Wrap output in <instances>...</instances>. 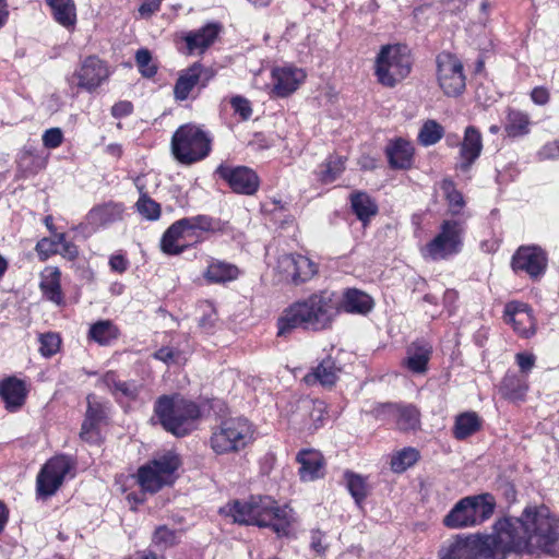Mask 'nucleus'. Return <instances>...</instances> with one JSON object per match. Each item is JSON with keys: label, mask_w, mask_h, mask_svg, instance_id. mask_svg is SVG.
<instances>
[{"label": "nucleus", "mask_w": 559, "mask_h": 559, "mask_svg": "<svg viewBox=\"0 0 559 559\" xmlns=\"http://www.w3.org/2000/svg\"><path fill=\"white\" fill-rule=\"evenodd\" d=\"M506 557L511 554L545 552L559 548V519L545 507H526L520 516H504L495 524Z\"/></svg>", "instance_id": "1"}, {"label": "nucleus", "mask_w": 559, "mask_h": 559, "mask_svg": "<svg viewBox=\"0 0 559 559\" xmlns=\"http://www.w3.org/2000/svg\"><path fill=\"white\" fill-rule=\"evenodd\" d=\"M340 305L338 294L329 289L295 301L278 318L277 336H287L297 328L314 332L330 329L338 316Z\"/></svg>", "instance_id": "2"}, {"label": "nucleus", "mask_w": 559, "mask_h": 559, "mask_svg": "<svg viewBox=\"0 0 559 559\" xmlns=\"http://www.w3.org/2000/svg\"><path fill=\"white\" fill-rule=\"evenodd\" d=\"M235 522L260 527H271L278 536H287L292 525V509L280 507L271 497H251L247 502L236 501L233 508Z\"/></svg>", "instance_id": "3"}, {"label": "nucleus", "mask_w": 559, "mask_h": 559, "mask_svg": "<svg viewBox=\"0 0 559 559\" xmlns=\"http://www.w3.org/2000/svg\"><path fill=\"white\" fill-rule=\"evenodd\" d=\"M154 414L166 431L185 437L197 428L201 409L179 394L160 395L154 404Z\"/></svg>", "instance_id": "4"}, {"label": "nucleus", "mask_w": 559, "mask_h": 559, "mask_svg": "<svg viewBox=\"0 0 559 559\" xmlns=\"http://www.w3.org/2000/svg\"><path fill=\"white\" fill-rule=\"evenodd\" d=\"M440 559H506L500 534L457 536L439 551Z\"/></svg>", "instance_id": "5"}, {"label": "nucleus", "mask_w": 559, "mask_h": 559, "mask_svg": "<svg viewBox=\"0 0 559 559\" xmlns=\"http://www.w3.org/2000/svg\"><path fill=\"white\" fill-rule=\"evenodd\" d=\"M212 139L200 127L188 123L179 127L171 138V153L183 164L191 165L204 159L211 152Z\"/></svg>", "instance_id": "6"}, {"label": "nucleus", "mask_w": 559, "mask_h": 559, "mask_svg": "<svg viewBox=\"0 0 559 559\" xmlns=\"http://www.w3.org/2000/svg\"><path fill=\"white\" fill-rule=\"evenodd\" d=\"M493 510L495 499L489 493L465 497L443 518V524L449 528L475 526L488 520Z\"/></svg>", "instance_id": "7"}, {"label": "nucleus", "mask_w": 559, "mask_h": 559, "mask_svg": "<svg viewBox=\"0 0 559 559\" xmlns=\"http://www.w3.org/2000/svg\"><path fill=\"white\" fill-rule=\"evenodd\" d=\"M252 435L251 425L246 418H227L213 428L210 445L219 455L236 453L248 445Z\"/></svg>", "instance_id": "8"}, {"label": "nucleus", "mask_w": 559, "mask_h": 559, "mask_svg": "<svg viewBox=\"0 0 559 559\" xmlns=\"http://www.w3.org/2000/svg\"><path fill=\"white\" fill-rule=\"evenodd\" d=\"M412 62L406 48L400 45L383 46L376 59V75L379 83L393 87L411 72Z\"/></svg>", "instance_id": "9"}, {"label": "nucleus", "mask_w": 559, "mask_h": 559, "mask_svg": "<svg viewBox=\"0 0 559 559\" xmlns=\"http://www.w3.org/2000/svg\"><path fill=\"white\" fill-rule=\"evenodd\" d=\"M179 466L178 455L167 452L139 468L138 483L144 491L155 493L173 483L174 473Z\"/></svg>", "instance_id": "10"}, {"label": "nucleus", "mask_w": 559, "mask_h": 559, "mask_svg": "<svg viewBox=\"0 0 559 559\" xmlns=\"http://www.w3.org/2000/svg\"><path fill=\"white\" fill-rule=\"evenodd\" d=\"M464 226L462 222L443 221L440 231L423 249V255L433 261L444 260L461 251Z\"/></svg>", "instance_id": "11"}, {"label": "nucleus", "mask_w": 559, "mask_h": 559, "mask_svg": "<svg viewBox=\"0 0 559 559\" xmlns=\"http://www.w3.org/2000/svg\"><path fill=\"white\" fill-rule=\"evenodd\" d=\"M437 76L440 88L447 96L461 95L466 86L462 62L449 52L437 56Z\"/></svg>", "instance_id": "12"}, {"label": "nucleus", "mask_w": 559, "mask_h": 559, "mask_svg": "<svg viewBox=\"0 0 559 559\" xmlns=\"http://www.w3.org/2000/svg\"><path fill=\"white\" fill-rule=\"evenodd\" d=\"M216 75V71L211 67H205L201 62H193L178 73L174 85V97L176 100H187L194 88L199 91L205 88L211 80Z\"/></svg>", "instance_id": "13"}, {"label": "nucleus", "mask_w": 559, "mask_h": 559, "mask_svg": "<svg viewBox=\"0 0 559 559\" xmlns=\"http://www.w3.org/2000/svg\"><path fill=\"white\" fill-rule=\"evenodd\" d=\"M71 468V461L64 455L53 456L47 461L37 475V495L40 497L52 496L62 485Z\"/></svg>", "instance_id": "14"}, {"label": "nucleus", "mask_w": 559, "mask_h": 559, "mask_svg": "<svg viewBox=\"0 0 559 559\" xmlns=\"http://www.w3.org/2000/svg\"><path fill=\"white\" fill-rule=\"evenodd\" d=\"M216 174L228 183L235 193L253 195L260 187L259 176L247 166L222 164L216 168Z\"/></svg>", "instance_id": "15"}, {"label": "nucleus", "mask_w": 559, "mask_h": 559, "mask_svg": "<svg viewBox=\"0 0 559 559\" xmlns=\"http://www.w3.org/2000/svg\"><path fill=\"white\" fill-rule=\"evenodd\" d=\"M277 270L283 280L299 285L318 273V265L301 254H284L277 260Z\"/></svg>", "instance_id": "16"}, {"label": "nucleus", "mask_w": 559, "mask_h": 559, "mask_svg": "<svg viewBox=\"0 0 559 559\" xmlns=\"http://www.w3.org/2000/svg\"><path fill=\"white\" fill-rule=\"evenodd\" d=\"M109 76L107 64L97 56H88L82 60L80 67L72 75L71 82L78 87L87 92L95 91L100 86Z\"/></svg>", "instance_id": "17"}, {"label": "nucleus", "mask_w": 559, "mask_h": 559, "mask_svg": "<svg viewBox=\"0 0 559 559\" xmlns=\"http://www.w3.org/2000/svg\"><path fill=\"white\" fill-rule=\"evenodd\" d=\"M511 266L515 273L524 272L537 278L546 271L547 254L538 246H521L512 257Z\"/></svg>", "instance_id": "18"}, {"label": "nucleus", "mask_w": 559, "mask_h": 559, "mask_svg": "<svg viewBox=\"0 0 559 559\" xmlns=\"http://www.w3.org/2000/svg\"><path fill=\"white\" fill-rule=\"evenodd\" d=\"M503 318L523 337H530L535 333V320L532 309L527 304L520 301L508 302L504 307Z\"/></svg>", "instance_id": "19"}, {"label": "nucleus", "mask_w": 559, "mask_h": 559, "mask_svg": "<svg viewBox=\"0 0 559 559\" xmlns=\"http://www.w3.org/2000/svg\"><path fill=\"white\" fill-rule=\"evenodd\" d=\"M325 403L320 400H301L297 406V413L292 416V421L299 425L300 430L314 431L323 423Z\"/></svg>", "instance_id": "20"}, {"label": "nucleus", "mask_w": 559, "mask_h": 559, "mask_svg": "<svg viewBox=\"0 0 559 559\" xmlns=\"http://www.w3.org/2000/svg\"><path fill=\"white\" fill-rule=\"evenodd\" d=\"M192 238L193 236L189 233L183 218H181L166 229L160 240V248L167 254H180L190 246Z\"/></svg>", "instance_id": "21"}, {"label": "nucleus", "mask_w": 559, "mask_h": 559, "mask_svg": "<svg viewBox=\"0 0 559 559\" xmlns=\"http://www.w3.org/2000/svg\"><path fill=\"white\" fill-rule=\"evenodd\" d=\"M87 409L82 423L80 438L88 443L100 441L99 425L105 418V412L93 394L87 395Z\"/></svg>", "instance_id": "22"}, {"label": "nucleus", "mask_w": 559, "mask_h": 559, "mask_svg": "<svg viewBox=\"0 0 559 559\" xmlns=\"http://www.w3.org/2000/svg\"><path fill=\"white\" fill-rule=\"evenodd\" d=\"M373 415L381 419L386 414L397 416V425L402 430H414L419 425V412L413 405L399 406L392 403L378 404L372 409Z\"/></svg>", "instance_id": "23"}, {"label": "nucleus", "mask_w": 559, "mask_h": 559, "mask_svg": "<svg viewBox=\"0 0 559 559\" xmlns=\"http://www.w3.org/2000/svg\"><path fill=\"white\" fill-rule=\"evenodd\" d=\"M306 74L297 68H276L272 71L273 92L278 97L294 93L305 80Z\"/></svg>", "instance_id": "24"}, {"label": "nucleus", "mask_w": 559, "mask_h": 559, "mask_svg": "<svg viewBox=\"0 0 559 559\" xmlns=\"http://www.w3.org/2000/svg\"><path fill=\"white\" fill-rule=\"evenodd\" d=\"M299 463V476L302 481H312L324 475V459L322 454L312 449L300 450L296 456Z\"/></svg>", "instance_id": "25"}, {"label": "nucleus", "mask_w": 559, "mask_h": 559, "mask_svg": "<svg viewBox=\"0 0 559 559\" xmlns=\"http://www.w3.org/2000/svg\"><path fill=\"white\" fill-rule=\"evenodd\" d=\"M481 150L483 139L480 132L474 126H468L465 129L464 139L460 147L462 162L457 166L459 169L467 171L479 157Z\"/></svg>", "instance_id": "26"}, {"label": "nucleus", "mask_w": 559, "mask_h": 559, "mask_svg": "<svg viewBox=\"0 0 559 559\" xmlns=\"http://www.w3.org/2000/svg\"><path fill=\"white\" fill-rule=\"evenodd\" d=\"M340 372L341 367L331 356H328L304 377V382L307 385L320 384L324 388H332L338 380Z\"/></svg>", "instance_id": "27"}, {"label": "nucleus", "mask_w": 559, "mask_h": 559, "mask_svg": "<svg viewBox=\"0 0 559 559\" xmlns=\"http://www.w3.org/2000/svg\"><path fill=\"white\" fill-rule=\"evenodd\" d=\"M385 155L391 168L409 169L414 162V147L409 141L397 138L386 144Z\"/></svg>", "instance_id": "28"}, {"label": "nucleus", "mask_w": 559, "mask_h": 559, "mask_svg": "<svg viewBox=\"0 0 559 559\" xmlns=\"http://www.w3.org/2000/svg\"><path fill=\"white\" fill-rule=\"evenodd\" d=\"M27 389L23 380L9 377L0 381V397L10 412L20 409L26 400Z\"/></svg>", "instance_id": "29"}, {"label": "nucleus", "mask_w": 559, "mask_h": 559, "mask_svg": "<svg viewBox=\"0 0 559 559\" xmlns=\"http://www.w3.org/2000/svg\"><path fill=\"white\" fill-rule=\"evenodd\" d=\"M338 314L341 311H345L347 313H356V314H367L373 308L372 298L364 293L362 290L356 288H348L343 293V296L338 295Z\"/></svg>", "instance_id": "30"}, {"label": "nucleus", "mask_w": 559, "mask_h": 559, "mask_svg": "<svg viewBox=\"0 0 559 559\" xmlns=\"http://www.w3.org/2000/svg\"><path fill=\"white\" fill-rule=\"evenodd\" d=\"M432 353L431 345L424 341L417 340L413 342L406 350L405 366L414 373H425Z\"/></svg>", "instance_id": "31"}, {"label": "nucleus", "mask_w": 559, "mask_h": 559, "mask_svg": "<svg viewBox=\"0 0 559 559\" xmlns=\"http://www.w3.org/2000/svg\"><path fill=\"white\" fill-rule=\"evenodd\" d=\"M221 25L218 23H209L202 28L190 32L185 36L188 52L191 55L199 50L200 52L205 51L216 40Z\"/></svg>", "instance_id": "32"}, {"label": "nucleus", "mask_w": 559, "mask_h": 559, "mask_svg": "<svg viewBox=\"0 0 559 559\" xmlns=\"http://www.w3.org/2000/svg\"><path fill=\"white\" fill-rule=\"evenodd\" d=\"M123 207L121 204L108 202L94 206L87 213V222L90 225L102 227L112 224L122 218Z\"/></svg>", "instance_id": "33"}, {"label": "nucleus", "mask_w": 559, "mask_h": 559, "mask_svg": "<svg viewBox=\"0 0 559 559\" xmlns=\"http://www.w3.org/2000/svg\"><path fill=\"white\" fill-rule=\"evenodd\" d=\"M239 275V269L231 263L212 260L203 273L204 278L211 284H225L235 281Z\"/></svg>", "instance_id": "34"}, {"label": "nucleus", "mask_w": 559, "mask_h": 559, "mask_svg": "<svg viewBox=\"0 0 559 559\" xmlns=\"http://www.w3.org/2000/svg\"><path fill=\"white\" fill-rule=\"evenodd\" d=\"M350 207L364 225L378 213V205L366 192L352 193Z\"/></svg>", "instance_id": "35"}, {"label": "nucleus", "mask_w": 559, "mask_h": 559, "mask_svg": "<svg viewBox=\"0 0 559 559\" xmlns=\"http://www.w3.org/2000/svg\"><path fill=\"white\" fill-rule=\"evenodd\" d=\"M481 427L479 416L474 412H466L455 419L453 435L457 440H464L477 432Z\"/></svg>", "instance_id": "36"}, {"label": "nucleus", "mask_w": 559, "mask_h": 559, "mask_svg": "<svg viewBox=\"0 0 559 559\" xmlns=\"http://www.w3.org/2000/svg\"><path fill=\"white\" fill-rule=\"evenodd\" d=\"M61 273L58 269L48 270V273L44 275L40 282V289L44 296L57 304L60 305L63 301V294L61 290L60 284Z\"/></svg>", "instance_id": "37"}, {"label": "nucleus", "mask_w": 559, "mask_h": 559, "mask_svg": "<svg viewBox=\"0 0 559 559\" xmlns=\"http://www.w3.org/2000/svg\"><path fill=\"white\" fill-rule=\"evenodd\" d=\"M530 123L527 114L516 109H509L504 131L511 138L523 136L530 132Z\"/></svg>", "instance_id": "38"}, {"label": "nucleus", "mask_w": 559, "mask_h": 559, "mask_svg": "<svg viewBox=\"0 0 559 559\" xmlns=\"http://www.w3.org/2000/svg\"><path fill=\"white\" fill-rule=\"evenodd\" d=\"M119 336L118 328L109 320H99L92 324L88 331V338L99 345H108Z\"/></svg>", "instance_id": "39"}, {"label": "nucleus", "mask_w": 559, "mask_h": 559, "mask_svg": "<svg viewBox=\"0 0 559 559\" xmlns=\"http://www.w3.org/2000/svg\"><path fill=\"white\" fill-rule=\"evenodd\" d=\"M52 10L55 20L64 27L75 24L76 14L73 0H46Z\"/></svg>", "instance_id": "40"}, {"label": "nucleus", "mask_w": 559, "mask_h": 559, "mask_svg": "<svg viewBox=\"0 0 559 559\" xmlns=\"http://www.w3.org/2000/svg\"><path fill=\"white\" fill-rule=\"evenodd\" d=\"M527 385L515 374H507L502 379L500 392L503 397L511 401L523 400Z\"/></svg>", "instance_id": "41"}, {"label": "nucleus", "mask_w": 559, "mask_h": 559, "mask_svg": "<svg viewBox=\"0 0 559 559\" xmlns=\"http://www.w3.org/2000/svg\"><path fill=\"white\" fill-rule=\"evenodd\" d=\"M345 169V160L342 156H330L320 166L319 178L323 183L335 181Z\"/></svg>", "instance_id": "42"}, {"label": "nucleus", "mask_w": 559, "mask_h": 559, "mask_svg": "<svg viewBox=\"0 0 559 559\" xmlns=\"http://www.w3.org/2000/svg\"><path fill=\"white\" fill-rule=\"evenodd\" d=\"M180 532L166 525H159L152 535V544L160 550L174 547L179 543Z\"/></svg>", "instance_id": "43"}, {"label": "nucleus", "mask_w": 559, "mask_h": 559, "mask_svg": "<svg viewBox=\"0 0 559 559\" xmlns=\"http://www.w3.org/2000/svg\"><path fill=\"white\" fill-rule=\"evenodd\" d=\"M444 134L443 127L436 120H427L419 130L418 142L424 146L438 143Z\"/></svg>", "instance_id": "44"}, {"label": "nucleus", "mask_w": 559, "mask_h": 559, "mask_svg": "<svg viewBox=\"0 0 559 559\" xmlns=\"http://www.w3.org/2000/svg\"><path fill=\"white\" fill-rule=\"evenodd\" d=\"M418 451L413 448H405L396 452L391 459V469L395 473H403L414 465L418 460Z\"/></svg>", "instance_id": "45"}, {"label": "nucleus", "mask_w": 559, "mask_h": 559, "mask_svg": "<svg viewBox=\"0 0 559 559\" xmlns=\"http://www.w3.org/2000/svg\"><path fill=\"white\" fill-rule=\"evenodd\" d=\"M347 489L357 504H360L368 496V485L360 475L352 472L345 473Z\"/></svg>", "instance_id": "46"}, {"label": "nucleus", "mask_w": 559, "mask_h": 559, "mask_svg": "<svg viewBox=\"0 0 559 559\" xmlns=\"http://www.w3.org/2000/svg\"><path fill=\"white\" fill-rule=\"evenodd\" d=\"M138 188L141 194L136 202L139 213L150 221L159 218L160 205L147 195L143 187Z\"/></svg>", "instance_id": "47"}, {"label": "nucleus", "mask_w": 559, "mask_h": 559, "mask_svg": "<svg viewBox=\"0 0 559 559\" xmlns=\"http://www.w3.org/2000/svg\"><path fill=\"white\" fill-rule=\"evenodd\" d=\"M183 221L188 227L189 233H191L193 237L197 236V230L215 231L218 229V222L207 215L185 217Z\"/></svg>", "instance_id": "48"}, {"label": "nucleus", "mask_w": 559, "mask_h": 559, "mask_svg": "<svg viewBox=\"0 0 559 559\" xmlns=\"http://www.w3.org/2000/svg\"><path fill=\"white\" fill-rule=\"evenodd\" d=\"M441 189L449 202L450 211L453 214H459L464 206V199L462 193L455 189L454 182L448 178L442 180Z\"/></svg>", "instance_id": "49"}, {"label": "nucleus", "mask_w": 559, "mask_h": 559, "mask_svg": "<svg viewBox=\"0 0 559 559\" xmlns=\"http://www.w3.org/2000/svg\"><path fill=\"white\" fill-rule=\"evenodd\" d=\"M135 62L143 76L153 78L157 73V67L152 62V53L148 49H139L135 53Z\"/></svg>", "instance_id": "50"}, {"label": "nucleus", "mask_w": 559, "mask_h": 559, "mask_svg": "<svg viewBox=\"0 0 559 559\" xmlns=\"http://www.w3.org/2000/svg\"><path fill=\"white\" fill-rule=\"evenodd\" d=\"M39 343V353L45 357H51L59 350L61 340L58 334L48 332L40 334Z\"/></svg>", "instance_id": "51"}, {"label": "nucleus", "mask_w": 559, "mask_h": 559, "mask_svg": "<svg viewBox=\"0 0 559 559\" xmlns=\"http://www.w3.org/2000/svg\"><path fill=\"white\" fill-rule=\"evenodd\" d=\"M231 108L238 114L242 120H248L252 115L250 102L242 96H234L230 99Z\"/></svg>", "instance_id": "52"}, {"label": "nucleus", "mask_w": 559, "mask_h": 559, "mask_svg": "<svg viewBox=\"0 0 559 559\" xmlns=\"http://www.w3.org/2000/svg\"><path fill=\"white\" fill-rule=\"evenodd\" d=\"M63 142V133L59 128H50L43 134V144L47 148H57Z\"/></svg>", "instance_id": "53"}, {"label": "nucleus", "mask_w": 559, "mask_h": 559, "mask_svg": "<svg viewBox=\"0 0 559 559\" xmlns=\"http://www.w3.org/2000/svg\"><path fill=\"white\" fill-rule=\"evenodd\" d=\"M36 251L41 260H46L51 254L59 252L58 242L49 238H43L37 242Z\"/></svg>", "instance_id": "54"}, {"label": "nucleus", "mask_w": 559, "mask_h": 559, "mask_svg": "<svg viewBox=\"0 0 559 559\" xmlns=\"http://www.w3.org/2000/svg\"><path fill=\"white\" fill-rule=\"evenodd\" d=\"M180 356L179 350H175L170 347H162L157 352L154 353V358L164 361L166 364H173L178 360Z\"/></svg>", "instance_id": "55"}, {"label": "nucleus", "mask_w": 559, "mask_h": 559, "mask_svg": "<svg viewBox=\"0 0 559 559\" xmlns=\"http://www.w3.org/2000/svg\"><path fill=\"white\" fill-rule=\"evenodd\" d=\"M139 394V388L134 382L121 381L117 389L116 396H124L130 400H134Z\"/></svg>", "instance_id": "56"}, {"label": "nucleus", "mask_w": 559, "mask_h": 559, "mask_svg": "<svg viewBox=\"0 0 559 559\" xmlns=\"http://www.w3.org/2000/svg\"><path fill=\"white\" fill-rule=\"evenodd\" d=\"M538 157L542 160L559 158V142L555 141L544 145L538 152Z\"/></svg>", "instance_id": "57"}, {"label": "nucleus", "mask_w": 559, "mask_h": 559, "mask_svg": "<svg viewBox=\"0 0 559 559\" xmlns=\"http://www.w3.org/2000/svg\"><path fill=\"white\" fill-rule=\"evenodd\" d=\"M133 111V105L131 102L129 100H121V102H118L116 103L112 107H111V115L115 117V118H123V117H127L129 115H131Z\"/></svg>", "instance_id": "58"}, {"label": "nucleus", "mask_w": 559, "mask_h": 559, "mask_svg": "<svg viewBox=\"0 0 559 559\" xmlns=\"http://www.w3.org/2000/svg\"><path fill=\"white\" fill-rule=\"evenodd\" d=\"M515 358L522 372L527 373L535 366V356L532 354L519 353Z\"/></svg>", "instance_id": "59"}, {"label": "nucleus", "mask_w": 559, "mask_h": 559, "mask_svg": "<svg viewBox=\"0 0 559 559\" xmlns=\"http://www.w3.org/2000/svg\"><path fill=\"white\" fill-rule=\"evenodd\" d=\"M531 98L536 105H546L549 102L550 95L547 88L537 86L531 92Z\"/></svg>", "instance_id": "60"}, {"label": "nucleus", "mask_w": 559, "mask_h": 559, "mask_svg": "<svg viewBox=\"0 0 559 559\" xmlns=\"http://www.w3.org/2000/svg\"><path fill=\"white\" fill-rule=\"evenodd\" d=\"M110 269L117 273L127 271L129 262L122 254H114L109 259Z\"/></svg>", "instance_id": "61"}, {"label": "nucleus", "mask_w": 559, "mask_h": 559, "mask_svg": "<svg viewBox=\"0 0 559 559\" xmlns=\"http://www.w3.org/2000/svg\"><path fill=\"white\" fill-rule=\"evenodd\" d=\"M160 4L162 0H144L139 8V12L142 16H150L159 10Z\"/></svg>", "instance_id": "62"}, {"label": "nucleus", "mask_w": 559, "mask_h": 559, "mask_svg": "<svg viewBox=\"0 0 559 559\" xmlns=\"http://www.w3.org/2000/svg\"><path fill=\"white\" fill-rule=\"evenodd\" d=\"M103 383L114 395H117V389L121 381L117 378L115 372L109 371L104 376Z\"/></svg>", "instance_id": "63"}, {"label": "nucleus", "mask_w": 559, "mask_h": 559, "mask_svg": "<svg viewBox=\"0 0 559 559\" xmlns=\"http://www.w3.org/2000/svg\"><path fill=\"white\" fill-rule=\"evenodd\" d=\"M311 548L318 554L325 551L326 546L323 544V534L320 531L311 532Z\"/></svg>", "instance_id": "64"}]
</instances>
